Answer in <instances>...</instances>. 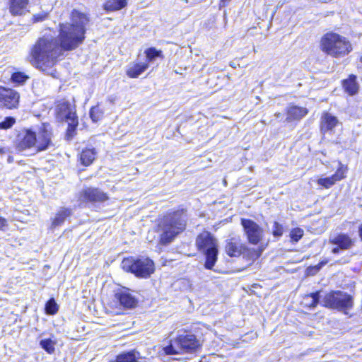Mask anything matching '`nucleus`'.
Masks as SVG:
<instances>
[{
  "instance_id": "obj_10",
  "label": "nucleus",
  "mask_w": 362,
  "mask_h": 362,
  "mask_svg": "<svg viewBox=\"0 0 362 362\" xmlns=\"http://www.w3.org/2000/svg\"><path fill=\"white\" fill-rule=\"evenodd\" d=\"M115 298L125 308H134L138 304L135 292L127 287L118 288L115 292Z\"/></svg>"
},
{
  "instance_id": "obj_25",
  "label": "nucleus",
  "mask_w": 362,
  "mask_h": 362,
  "mask_svg": "<svg viewBox=\"0 0 362 362\" xmlns=\"http://www.w3.org/2000/svg\"><path fill=\"white\" fill-rule=\"evenodd\" d=\"M96 153L95 148H86L83 150L80 157L81 163L85 166L90 165L95 160Z\"/></svg>"
},
{
  "instance_id": "obj_40",
  "label": "nucleus",
  "mask_w": 362,
  "mask_h": 362,
  "mask_svg": "<svg viewBox=\"0 0 362 362\" xmlns=\"http://www.w3.org/2000/svg\"><path fill=\"white\" fill-rule=\"evenodd\" d=\"M7 227V221L0 216V230H4Z\"/></svg>"
},
{
  "instance_id": "obj_45",
  "label": "nucleus",
  "mask_w": 362,
  "mask_h": 362,
  "mask_svg": "<svg viewBox=\"0 0 362 362\" xmlns=\"http://www.w3.org/2000/svg\"><path fill=\"white\" fill-rule=\"evenodd\" d=\"M8 161L9 163H11V162L12 161V158H11V156H9V157L8 158Z\"/></svg>"
},
{
  "instance_id": "obj_41",
  "label": "nucleus",
  "mask_w": 362,
  "mask_h": 362,
  "mask_svg": "<svg viewBox=\"0 0 362 362\" xmlns=\"http://www.w3.org/2000/svg\"><path fill=\"white\" fill-rule=\"evenodd\" d=\"M230 0H221V6H225V5L228 3Z\"/></svg>"
},
{
  "instance_id": "obj_37",
  "label": "nucleus",
  "mask_w": 362,
  "mask_h": 362,
  "mask_svg": "<svg viewBox=\"0 0 362 362\" xmlns=\"http://www.w3.org/2000/svg\"><path fill=\"white\" fill-rule=\"evenodd\" d=\"M15 123V119L13 117H6L4 121L0 122V130L1 129H6L12 127V125Z\"/></svg>"
},
{
  "instance_id": "obj_32",
  "label": "nucleus",
  "mask_w": 362,
  "mask_h": 362,
  "mask_svg": "<svg viewBox=\"0 0 362 362\" xmlns=\"http://www.w3.org/2000/svg\"><path fill=\"white\" fill-rule=\"evenodd\" d=\"M68 122V128L66 136L69 138H71L75 132L76 128L78 126V119L77 117H74V118H69Z\"/></svg>"
},
{
  "instance_id": "obj_12",
  "label": "nucleus",
  "mask_w": 362,
  "mask_h": 362,
  "mask_svg": "<svg viewBox=\"0 0 362 362\" xmlns=\"http://www.w3.org/2000/svg\"><path fill=\"white\" fill-rule=\"evenodd\" d=\"M19 94L16 90L0 87V103L8 109L17 107L19 102Z\"/></svg>"
},
{
  "instance_id": "obj_35",
  "label": "nucleus",
  "mask_w": 362,
  "mask_h": 362,
  "mask_svg": "<svg viewBox=\"0 0 362 362\" xmlns=\"http://www.w3.org/2000/svg\"><path fill=\"white\" fill-rule=\"evenodd\" d=\"M303 235V230L300 228H296L290 232V238L294 242H298Z\"/></svg>"
},
{
  "instance_id": "obj_17",
  "label": "nucleus",
  "mask_w": 362,
  "mask_h": 362,
  "mask_svg": "<svg viewBox=\"0 0 362 362\" xmlns=\"http://www.w3.org/2000/svg\"><path fill=\"white\" fill-rule=\"evenodd\" d=\"M338 119L329 112H324L320 119V129L322 133L332 132L339 124Z\"/></svg>"
},
{
  "instance_id": "obj_9",
  "label": "nucleus",
  "mask_w": 362,
  "mask_h": 362,
  "mask_svg": "<svg viewBox=\"0 0 362 362\" xmlns=\"http://www.w3.org/2000/svg\"><path fill=\"white\" fill-rule=\"evenodd\" d=\"M241 224L250 243L257 245L262 240L264 230L254 221L242 218Z\"/></svg>"
},
{
  "instance_id": "obj_21",
  "label": "nucleus",
  "mask_w": 362,
  "mask_h": 362,
  "mask_svg": "<svg viewBox=\"0 0 362 362\" xmlns=\"http://www.w3.org/2000/svg\"><path fill=\"white\" fill-rule=\"evenodd\" d=\"M71 214V211L69 209L62 208L56 214L54 218L52 220V228H54L61 226L64 221Z\"/></svg>"
},
{
  "instance_id": "obj_30",
  "label": "nucleus",
  "mask_w": 362,
  "mask_h": 362,
  "mask_svg": "<svg viewBox=\"0 0 362 362\" xmlns=\"http://www.w3.org/2000/svg\"><path fill=\"white\" fill-rule=\"evenodd\" d=\"M55 344L56 342L50 339H42L40 341V346L49 354L54 352Z\"/></svg>"
},
{
  "instance_id": "obj_24",
  "label": "nucleus",
  "mask_w": 362,
  "mask_h": 362,
  "mask_svg": "<svg viewBox=\"0 0 362 362\" xmlns=\"http://www.w3.org/2000/svg\"><path fill=\"white\" fill-rule=\"evenodd\" d=\"M139 352L132 350L128 352L119 354L116 357V362H136L140 358Z\"/></svg>"
},
{
  "instance_id": "obj_6",
  "label": "nucleus",
  "mask_w": 362,
  "mask_h": 362,
  "mask_svg": "<svg viewBox=\"0 0 362 362\" xmlns=\"http://www.w3.org/2000/svg\"><path fill=\"white\" fill-rule=\"evenodd\" d=\"M180 217L179 211L170 214L162 219L158 225L160 243L167 245L171 243L179 234L180 230Z\"/></svg>"
},
{
  "instance_id": "obj_15",
  "label": "nucleus",
  "mask_w": 362,
  "mask_h": 362,
  "mask_svg": "<svg viewBox=\"0 0 362 362\" xmlns=\"http://www.w3.org/2000/svg\"><path fill=\"white\" fill-rule=\"evenodd\" d=\"M346 168L343 165L339 167L334 175L330 177L320 178L317 180V184L324 188L329 189L334 185L337 181L345 178Z\"/></svg>"
},
{
  "instance_id": "obj_11",
  "label": "nucleus",
  "mask_w": 362,
  "mask_h": 362,
  "mask_svg": "<svg viewBox=\"0 0 362 362\" xmlns=\"http://www.w3.org/2000/svg\"><path fill=\"white\" fill-rule=\"evenodd\" d=\"M108 199L107 195L98 188L86 187L79 195V199L83 202H103Z\"/></svg>"
},
{
  "instance_id": "obj_22",
  "label": "nucleus",
  "mask_w": 362,
  "mask_h": 362,
  "mask_svg": "<svg viewBox=\"0 0 362 362\" xmlns=\"http://www.w3.org/2000/svg\"><path fill=\"white\" fill-rule=\"evenodd\" d=\"M181 351V337L178 336L175 340L171 339L170 344L163 348L166 355H179Z\"/></svg>"
},
{
  "instance_id": "obj_14",
  "label": "nucleus",
  "mask_w": 362,
  "mask_h": 362,
  "mask_svg": "<svg viewBox=\"0 0 362 362\" xmlns=\"http://www.w3.org/2000/svg\"><path fill=\"white\" fill-rule=\"evenodd\" d=\"M246 250L240 237H231L226 241V252L230 257H238Z\"/></svg>"
},
{
  "instance_id": "obj_23",
  "label": "nucleus",
  "mask_w": 362,
  "mask_h": 362,
  "mask_svg": "<svg viewBox=\"0 0 362 362\" xmlns=\"http://www.w3.org/2000/svg\"><path fill=\"white\" fill-rule=\"evenodd\" d=\"M59 113L62 117H64L66 121H69V118H74L76 117V113L73 110L71 104L69 102H62L57 106Z\"/></svg>"
},
{
  "instance_id": "obj_26",
  "label": "nucleus",
  "mask_w": 362,
  "mask_h": 362,
  "mask_svg": "<svg viewBox=\"0 0 362 362\" xmlns=\"http://www.w3.org/2000/svg\"><path fill=\"white\" fill-rule=\"evenodd\" d=\"M127 0H108L104 5V8L107 11H116L125 7Z\"/></svg>"
},
{
  "instance_id": "obj_31",
  "label": "nucleus",
  "mask_w": 362,
  "mask_h": 362,
  "mask_svg": "<svg viewBox=\"0 0 362 362\" xmlns=\"http://www.w3.org/2000/svg\"><path fill=\"white\" fill-rule=\"evenodd\" d=\"M28 76H27L23 72H15L11 75V81L16 85L23 84L28 79Z\"/></svg>"
},
{
  "instance_id": "obj_3",
  "label": "nucleus",
  "mask_w": 362,
  "mask_h": 362,
  "mask_svg": "<svg viewBox=\"0 0 362 362\" xmlns=\"http://www.w3.org/2000/svg\"><path fill=\"white\" fill-rule=\"evenodd\" d=\"M50 144L51 132L44 127L37 134L31 130H26L18 147L21 151L31 149L35 153L46 150Z\"/></svg>"
},
{
  "instance_id": "obj_7",
  "label": "nucleus",
  "mask_w": 362,
  "mask_h": 362,
  "mask_svg": "<svg viewBox=\"0 0 362 362\" xmlns=\"http://www.w3.org/2000/svg\"><path fill=\"white\" fill-rule=\"evenodd\" d=\"M199 250L206 256L205 267L211 269L217 261L218 243L216 238L207 231L201 233L196 239Z\"/></svg>"
},
{
  "instance_id": "obj_19",
  "label": "nucleus",
  "mask_w": 362,
  "mask_h": 362,
  "mask_svg": "<svg viewBox=\"0 0 362 362\" xmlns=\"http://www.w3.org/2000/svg\"><path fill=\"white\" fill-rule=\"evenodd\" d=\"M10 11L13 15H22L27 11L28 0H9Z\"/></svg>"
},
{
  "instance_id": "obj_36",
  "label": "nucleus",
  "mask_w": 362,
  "mask_h": 362,
  "mask_svg": "<svg viewBox=\"0 0 362 362\" xmlns=\"http://www.w3.org/2000/svg\"><path fill=\"white\" fill-rule=\"evenodd\" d=\"M284 228L281 224L276 221L274 222L272 234L276 238H280L283 235Z\"/></svg>"
},
{
  "instance_id": "obj_5",
  "label": "nucleus",
  "mask_w": 362,
  "mask_h": 362,
  "mask_svg": "<svg viewBox=\"0 0 362 362\" xmlns=\"http://www.w3.org/2000/svg\"><path fill=\"white\" fill-rule=\"evenodd\" d=\"M122 268L139 278H148L155 271L154 262L148 257H129L123 259Z\"/></svg>"
},
{
  "instance_id": "obj_39",
  "label": "nucleus",
  "mask_w": 362,
  "mask_h": 362,
  "mask_svg": "<svg viewBox=\"0 0 362 362\" xmlns=\"http://www.w3.org/2000/svg\"><path fill=\"white\" fill-rule=\"evenodd\" d=\"M261 250H252V251H250V253L251 254L250 258L252 259H256L261 255Z\"/></svg>"
},
{
  "instance_id": "obj_13",
  "label": "nucleus",
  "mask_w": 362,
  "mask_h": 362,
  "mask_svg": "<svg viewBox=\"0 0 362 362\" xmlns=\"http://www.w3.org/2000/svg\"><path fill=\"white\" fill-rule=\"evenodd\" d=\"M329 242L332 245H337L332 250V252L334 254L338 253L339 250H349L354 245V242L351 238L349 235L344 233L330 235Z\"/></svg>"
},
{
  "instance_id": "obj_2",
  "label": "nucleus",
  "mask_w": 362,
  "mask_h": 362,
  "mask_svg": "<svg viewBox=\"0 0 362 362\" xmlns=\"http://www.w3.org/2000/svg\"><path fill=\"white\" fill-rule=\"evenodd\" d=\"M88 21L89 19L85 13L74 10L70 23L59 25L58 39L63 51L75 49L83 43Z\"/></svg>"
},
{
  "instance_id": "obj_43",
  "label": "nucleus",
  "mask_w": 362,
  "mask_h": 362,
  "mask_svg": "<svg viewBox=\"0 0 362 362\" xmlns=\"http://www.w3.org/2000/svg\"><path fill=\"white\" fill-rule=\"evenodd\" d=\"M172 359L176 362H179L180 358H172Z\"/></svg>"
},
{
  "instance_id": "obj_4",
  "label": "nucleus",
  "mask_w": 362,
  "mask_h": 362,
  "mask_svg": "<svg viewBox=\"0 0 362 362\" xmlns=\"http://www.w3.org/2000/svg\"><path fill=\"white\" fill-rule=\"evenodd\" d=\"M322 50L332 57H343L352 49L351 45L346 37L337 33H329L321 40Z\"/></svg>"
},
{
  "instance_id": "obj_33",
  "label": "nucleus",
  "mask_w": 362,
  "mask_h": 362,
  "mask_svg": "<svg viewBox=\"0 0 362 362\" xmlns=\"http://www.w3.org/2000/svg\"><path fill=\"white\" fill-rule=\"evenodd\" d=\"M46 313L49 315H54L58 311V305L54 298L49 299L45 305Z\"/></svg>"
},
{
  "instance_id": "obj_38",
  "label": "nucleus",
  "mask_w": 362,
  "mask_h": 362,
  "mask_svg": "<svg viewBox=\"0 0 362 362\" xmlns=\"http://www.w3.org/2000/svg\"><path fill=\"white\" fill-rule=\"evenodd\" d=\"M47 15L46 13L34 15V21L36 22L42 21L46 18Z\"/></svg>"
},
{
  "instance_id": "obj_18",
  "label": "nucleus",
  "mask_w": 362,
  "mask_h": 362,
  "mask_svg": "<svg viewBox=\"0 0 362 362\" xmlns=\"http://www.w3.org/2000/svg\"><path fill=\"white\" fill-rule=\"evenodd\" d=\"M148 68V63L144 62H135L130 64L127 69V75L129 78H138Z\"/></svg>"
},
{
  "instance_id": "obj_8",
  "label": "nucleus",
  "mask_w": 362,
  "mask_h": 362,
  "mask_svg": "<svg viewBox=\"0 0 362 362\" xmlns=\"http://www.w3.org/2000/svg\"><path fill=\"white\" fill-rule=\"evenodd\" d=\"M323 306L344 311L350 310L354 305L351 296L341 291H332L327 293L322 300Z\"/></svg>"
},
{
  "instance_id": "obj_28",
  "label": "nucleus",
  "mask_w": 362,
  "mask_h": 362,
  "mask_svg": "<svg viewBox=\"0 0 362 362\" xmlns=\"http://www.w3.org/2000/svg\"><path fill=\"white\" fill-rule=\"evenodd\" d=\"M319 292L313 293L306 295L303 300L302 303L305 306L310 308H315L319 302Z\"/></svg>"
},
{
  "instance_id": "obj_1",
  "label": "nucleus",
  "mask_w": 362,
  "mask_h": 362,
  "mask_svg": "<svg viewBox=\"0 0 362 362\" xmlns=\"http://www.w3.org/2000/svg\"><path fill=\"white\" fill-rule=\"evenodd\" d=\"M62 51L54 35L46 33L33 45L29 53V61L37 69L49 74Z\"/></svg>"
},
{
  "instance_id": "obj_42",
  "label": "nucleus",
  "mask_w": 362,
  "mask_h": 362,
  "mask_svg": "<svg viewBox=\"0 0 362 362\" xmlns=\"http://www.w3.org/2000/svg\"><path fill=\"white\" fill-rule=\"evenodd\" d=\"M5 152H6L5 148H0V154L4 153Z\"/></svg>"
},
{
  "instance_id": "obj_20",
  "label": "nucleus",
  "mask_w": 362,
  "mask_h": 362,
  "mask_svg": "<svg viewBox=\"0 0 362 362\" xmlns=\"http://www.w3.org/2000/svg\"><path fill=\"white\" fill-rule=\"evenodd\" d=\"M308 114V110L305 107L291 106L287 110V120L291 121L300 119Z\"/></svg>"
},
{
  "instance_id": "obj_27",
  "label": "nucleus",
  "mask_w": 362,
  "mask_h": 362,
  "mask_svg": "<svg viewBox=\"0 0 362 362\" xmlns=\"http://www.w3.org/2000/svg\"><path fill=\"white\" fill-rule=\"evenodd\" d=\"M344 88L349 95H354L357 93L358 86L356 82V76L351 75L346 80L344 81Z\"/></svg>"
},
{
  "instance_id": "obj_16",
  "label": "nucleus",
  "mask_w": 362,
  "mask_h": 362,
  "mask_svg": "<svg viewBox=\"0 0 362 362\" xmlns=\"http://www.w3.org/2000/svg\"><path fill=\"white\" fill-rule=\"evenodd\" d=\"M200 346V341L194 334H187L182 337V354H194Z\"/></svg>"
},
{
  "instance_id": "obj_44",
  "label": "nucleus",
  "mask_w": 362,
  "mask_h": 362,
  "mask_svg": "<svg viewBox=\"0 0 362 362\" xmlns=\"http://www.w3.org/2000/svg\"><path fill=\"white\" fill-rule=\"evenodd\" d=\"M326 264V262H320V263L319 264V267L320 268L321 267H322V265H324V264Z\"/></svg>"
},
{
  "instance_id": "obj_46",
  "label": "nucleus",
  "mask_w": 362,
  "mask_h": 362,
  "mask_svg": "<svg viewBox=\"0 0 362 362\" xmlns=\"http://www.w3.org/2000/svg\"><path fill=\"white\" fill-rule=\"evenodd\" d=\"M360 61L362 62V56L361 57Z\"/></svg>"
},
{
  "instance_id": "obj_34",
  "label": "nucleus",
  "mask_w": 362,
  "mask_h": 362,
  "mask_svg": "<svg viewBox=\"0 0 362 362\" xmlns=\"http://www.w3.org/2000/svg\"><path fill=\"white\" fill-rule=\"evenodd\" d=\"M90 117L93 122H96L101 119L103 112L98 106L93 107L90 110Z\"/></svg>"
},
{
  "instance_id": "obj_29",
  "label": "nucleus",
  "mask_w": 362,
  "mask_h": 362,
  "mask_svg": "<svg viewBox=\"0 0 362 362\" xmlns=\"http://www.w3.org/2000/svg\"><path fill=\"white\" fill-rule=\"evenodd\" d=\"M145 53H146V59H145L144 62H147L148 64L149 63L153 62L156 57H158L161 55V52L157 50L154 47H151V48L147 49L145 51Z\"/></svg>"
}]
</instances>
